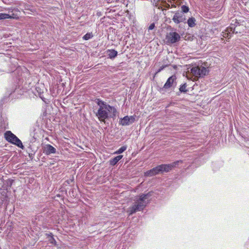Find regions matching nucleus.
<instances>
[{
    "label": "nucleus",
    "mask_w": 249,
    "mask_h": 249,
    "mask_svg": "<svg viewBox=\"0 0 249 249\" xmlns=\"http://www.w3.org/2000/svg\"><path fill=\"white\" fill-rule=\"evenodd\" d=\"M96 103L98 107L95 115L101 122L105 123L106 119L116 116L117 110L114 107L99 99H97Z\"/></svg>",
    "instance_id": "f257e3e1"
},
{
    "label": "nucleus",
    "mask_w": 249,
    "mask_h": 249,
    "mask_svg": "<svg viewBox=\"0 0 249 249\" xmlns=\"http://www.w3.org/2000/svg\"><path fill=\"white\" fill-rule=\"evenodd\" d=\"M151 196L150 192L146 194H142L139 196H137L134 199L133 205L129 207L127 212L129 215H131L138 211L143 210L148 203V198Z\"/></svg>",
    "instance_id": "f03ea898"
},
{
    "label": "nucleus",
    "mask_w": 249,
    "mask_h": 249,
    "mask_svg": "<svg viewBox=\"0 0 249 249\" xmlns=\"http://www.w3.org/2000/svg\"><path fill=\"white\" fill-rule=\"evenodd\" d=\"M5 139L9 142L14 144L19 148L23 149L24 146L21 141L10 131H7L4 133Z\"/></svg>",
    "instance_id": "7ed1b4c3"
},
{
    "label": "nucleus",
    "mask_w": 249,
    "mask_h": 249,
    "mask_svg": "<svg viewBox=\"0 0 249 249\" xmlns=\"http://www.w3.org/2000/svg\"><path fill=\"white\" fill-rule=\"evenodd\" d=\"M208 70L203 66H195L191 69V73L196 78L203 77L208 73Z\"/></svg>",
    "instance_id": "20e7f679"
},
{
    "label": "nucleus",
    "mask_w": 249,
    "mask_h": 249,
    "mask_svg": "<svg viewBox=\"0 0 249 249\" xmlns=\"http://www.w3.org/2000/svg\"><path fill=\"white\" fill-rule=\"evenodd\" d=\"M237 26L234 24H231L226 30L223 31L221 35L223 37L230 38L233 33L237 34L238 32Z\"/></svg>",
    "instance_id": "39448f33"
},
{
    "label": "nucleus",
    "mask_w": 249,
    "mask_h": 249,
    "mask_svg": "<svg viewBox=\"0 0 249 249\" xmlns=\"http://www.w3.org/2000/svg\"><path fill=\"white\" fill-rule=\"evenodd\" d=\"M180 36L177 32H171L167 35L166 39L167 41L171 44L175 43L180 40Z\"/></svg>",
    "instance_id": "423d86ee"
},
{
    "label": "nucleus",
    "mask_w": 249,
    "mask_h": 249,
    "mask_svg": "<svg viewBox=\"0 0 249 249\" xmlns=\"http://www.w3.org/2000/svg\"><path fill=\"white\" fill-rule=\"evenodd\" d=\"M164 164H161L160 165H158L156 166L155 168H153V169L147 171L145 173V175L146 176H153L155 175H157L159 174L160 172H164Z\"/></svg>",
    "instance_id": "0eeeda50"
},
{
    "label": "nucleus",
    "mask_w": 249,
    "mask_h": 249,
    "mask_svg": "<svg viewBox=\"0 0 249 249\" xmlns=\"http://www.w3.org/2000/svg\"><path fill=\"white\" fill-rule=\"evenodd\" d=\"M172 19L175 23L178 24L180 22H184L186 18L185 15L182 12H177L175 14Z\"/></svg>",
    "instance_id": "6e6552de"
},
{
    "label": "nucleus",
    "mask_w": 249,
    "mask_h": 249,
    "mask_svg": "<svg viewBox=\"0 0 249 249\" xmlns=\"http://www.w3.org/2000/svg\"><path fill=\"white\" fill-rule=\"evenodd\" d=\"M43 152L47 155L51 154H54L56 152V149L50 144H46L43 149Z\"/></svg>",
    "instance_id": "1a4fd4ad"
},
{
    "label": "nucleus",
    "mask_w": 249,
    "mask_h": 249,
    "mask_svg": "<svg viewBox=\"0 0 249 249\" xmlns=\"http://www.w3.org/2000/svg\"><path fill=\"white\" fill-rule=\"evenodd\" d=\"M179 162H181V160H178L170 164H164V170L165 172H168L173 168L176 167Z\"/></svg>",
    "instance_id": "9d476101"
},
{
    "label": "nucleus",
    "mask_w": 249,
    "mask_h": 249,
    "mask_svg": "<svg viewBox=\"0 0 249 249\" xmlns=\"http://www.w3.org/2000/svg\"><path fill=\"white\" fill-rule=\"evenodd\" d=\"M176 77L175 75H172L170 76L167 80L166 82L164 85L163 88L166 89H168L171 88L174 83V82L176 80Z\"/></svg>",
    "instance_id": "9b49d317"
},
{
    "label": "nucleus",
    "mask_w": 249,
    "mask_h": 249,
    "mask_svg": "<svg viewBox=\"0 0 249 249\" xmlns=\"http://www.w3.org/2000/svg\"><path fill=\"white\" fill-rule=\"evenodd\" d=\"M120 124L122 125H128L130 124L128 118V116H126L123 118H122L119 122Z\"/></svg>",
    "instance_id": "f8f14e48"
},
{
    "label": "nucleus",
    "mask_w": 249,
    "mask_h": 249,
    "mask_svg": "<svg viewBox=\"0 0 249 249\" xmlns=\"http://www.w3.org/2000/svg\"><path fill=\"white\" fill-rule=\"evenodd\" d=\"M122 155H119L111 159L109 161L110 164L111 165H115L122 158Z\"/></svg>",
    "instance_id": "ddd939ff"
},
{
    "label": "nucleus",
    "mask_w": 249,
    "mask_h": 249,
    "mask_svg": "<svg viewBox=\"0 0 249 249\" xmlns=\"http://www.w3.org/2000/svg\"><path fill=\"white\" fill-rule=\"evenodd\" d=\"M46 235L48 236V237L49 238V241L50 244L53 245H56V242L54 238L53 237V235L52 233H47Z\"/></svg>",
    "instance_id": "4468645a"
},
{
    "label": "nucleus",
    "mask_w": 249,
    "mask_h": 249,
    "mask_svg": "<svg viewBox=\"0 0 249 249\" xmlns=\"http://www.w3.org/2000/svg\"><path fill=\"white\" fill-rule=\"evenodd\" d=\"M108 56L111 59L114 58L117 55L118 53L114 50H108Z\"/></svg>",
    "instance_id": "2eb2a0df"
},
{
    "label": "nucleus",
    "mask_w": 249,
    "mask_h": 249,
    "mask_svg": "<svg viewBox=\"0 0 249 249\" xmlns=\"http://www.w3.org/2000/svg\"><path fill=\"white\" fill-rule=\"evenodd\" d=\"M196 19L194 18H190L187 20V23L189 27H193L196 25Z\"/></svg>",
    "instance_id": "dca6fc26"
},
{
    "label": "nucleus",
    "mask_w": 249,
    "mask_h": 249,
    "mask_svg": "<svg viewBox=\"0 0 249 249\" xmlns=\"http://www.w3.org/2000/svg\"><path fill=\"white\" fill-rule=\"evenodd\" d=\"M12 17L9 14L5 13H0V20L11 18Z\"/></svg>",
    "instance_id": "f3484780"
},
{
    "label": "nucleus",
    "mask_w": 249,
    "mask_h": 249,
    "mask_svg": "<svg viewBox=\"0 0 249 249\" xmlns=\"http://www.w3.org/2000/svg\"><path fill=\"white\" fill-rule=\"evenodd\" d=\"M93 36V34L92 33H88L85 35H84L83 37V39L85 40H88Z\"/></svg>",
    "instance_id": "a211bd4d"
},
{
    "label": "nucleus",
    "mask_w": 249,
    "mask_h": 249,
    "mask_svg": "<svg viewBox=\"0 0 249 249\" xmlns=\"http://www.w3.org/2000/svg\"><path fill=\"white\" fill-rule=\"evenodd\" d=\"M127 148L126 146H123L120 147L117 151L115 152L116 154H121L124 152Z\"/></svg>",
    "instance_id": "6ab92c4d"
},
{
    "label": "nucleus",
    "mask_w": 249,
    "mask_h": 249,
    "mask_svg": "<svg viewBox=\"0 0 249 249\" xmlns=\"http://www.w3.org/2000/svg\"><path fill=\"white\" fill-rule=\"evenodd\" d=\"M186 84H184L180 87L179 90L180 92H185L187 91V90L186 89Z\"/></svg>",
    "instance_id": "aec40b11"
},
{
    "label": "nucleus",
    "mask_w": 249,
    "mask_h": 249,
    "mask_svg": "<svg viewBox=\"0 0 249 249\" xmlns=\"http://www.w3.org/2000/svg\"><path fill=\"white\" fill-rule=\"evenodd\" d=\"M182 12L183 13H187L189 11V7L185 5H182L181 7Z\"/></svg>",
    "instance_id": "412c9836"
},
{
    "label": "nucleus",
    "mask_w": 249,
    "mask_h": 249,
    "mask_svg": "<svg viewBox=\"0 0 249 249\" xmlns=\"http://www.w3.org/2000/svg\"><path fill=\"white\" fill-rule=\"evenodd\" d=\"M129 122L130 124L133 123L136 121V116H128Z\"/></svg>",
    "instance_id": "4be33fe9"
},
{
    "label": "nucleus",
    "mask_w": 249,
    "mask_h": 249,
    "mask_svg": "<svg viewBox=\"0 0 249 249\" xmlns=\"http://www.w3.org/2000/svg\"><path fill=\"white\" fill-rule=\"evenodd\" d=\"M155 27V24L154 23H152L151 24H150V25L148 27V30H151L152 29H153Z\"/></svg>",
    "instance_id": "5701e85b"
},
{
    "label": "nucleus",
    "mask_w": 249,
    "mask_h": 249,
    "mask_svg": "<svg viewBox=\"0 0 249 249\" xmlns=\"http://www.w3.org/2000/svg\"><path fill=\"white\" fill-rule=\"evenodd\" d=\"M161 69H159V70L158 71V72H160V71H161Z\"/></svg>",
    "instance_id": "b1692460"
}]
</instances>
